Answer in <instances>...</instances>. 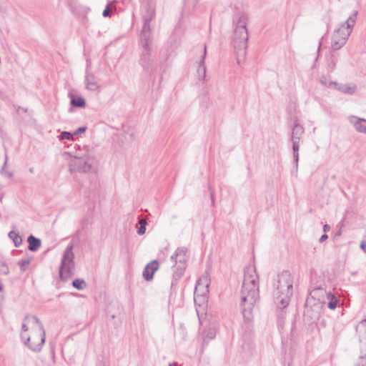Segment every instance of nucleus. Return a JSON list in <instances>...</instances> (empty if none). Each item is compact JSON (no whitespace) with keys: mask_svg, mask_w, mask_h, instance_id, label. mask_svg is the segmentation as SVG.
Returning a JSON list of instances; mask_svg holds the SVG:
<instances>
[{"mask_svg":"<svg viewBox=\"0 0 366 366\" xmlns=\"http://www.w3.org/2000/svg\"><path fill=\"white\" fill-rule=\"evenodd\" d=\"M244 273L241 290L242 313L244 321L249 322L253 318V307L259 297L258 275L254 266L247 267Z\"/></svg>","mask_w":366,"mask_h":366,"instance_id":"nucleus-1","label":"nucleus"},{"mask_svg":"<svg viewBox=\"0 0 366 366\" xmlns=\"http://www.w3.org/2000/svg\"><path fill=\"white\" fill-rule=\"evenodd\" d=\"M293 281L289 271L285 270L279 274L274 282V299L277 307L283 310L290 302L292 295Z\"/></svg>","mask_w":366,"mask_h":366,"instance_id":"nucleus-2","label":"nucleus"},{"mask_svg":"<svg viewBox=\"0 0 366 366\" xmlns=\"http://www.w3.org/2000/svg\"><path fill=\"white\" fill-rule=\"evenodd\" d=\"M237 19L236 26L234 31L233 44L234 49L237 55L244 56L247 47L249 39L247 24L248 14L245 11H239L234 15V20Z\"/></svg>","mask_w":366,"mask_h":366,"instance_id":"nucleus-3","label":"nucleus"},{"mask_svg":"<svg viewBox=\"0 0 366 366\" xmlns=\"http://www.w3.org/2000/svg\"><path fill=\"white\" fill-rule=\"evenodd\" d=\"M357 16V11H354L347 20L335 30L331 42V46L333 50H338L346 44L356 22Z\"/></svg>","mask_w":366,"mask_h":366,"instance_id":"nucleus-4","label":"nucleus"},{"mask_svg":"<svg viewBox=\"0 0 366 366\" xmlns=\"http://www.w3.org/2000/svg\"><path fill=\"white\" fill-rule=\"evenodd\" d=\"M73 247L72 244H68L63 254L59 268V277L62 280H67L72 274L74 267Z\"/></svg>","mask_w":366,"mask_h":366,"instance_id":"nucleus-5","label":"nucleus"},{"mask_svg":"<svg viewBox=\"0 0 366 366\" xmlns=\"http://www.w3.org/2000/svg\"><path fill=\"white\" fill-rule=\"evenodd\" d=\"M34 321V322L38 325V328L36 330V332L39 333L40 342L36 345L29 344L30 342V337H26L24 334H21V338L24 342V344L31 351L35 352H39L41 350V348L45 342L46 339V332L43 324L41 322L40 320L36 316L32 315L30 316Z\"/></svg>","mask_w":366,"mask_h":366,"instance_id":"nucleus-6","label":"nucleus"},{"mask_svg":"<svg viewBox=\"0 0 366 366\" xmlns=\"http://www.w3.org/2000/svg\"><path fill=\"white\" fill-rule=\"evenodd\" d=\"M360 342V355L356 366H366V320H362L356 327Z\"/></svg>","mask_w":366,"mask_h":366,"instance_id":"nucleus-7","label":"nucleus"},{"mask_svg":"<svg viewBox=\"0 0 366 366\" xmlns=\"http://www.w3.org/2000/svg\"><path fill=\"white\" fill-rule=\"evenodd\" d=\"M303 133V127L295 121L292 128L291 139L292 141L294 164L296 169H297L298 167L300 141Z\"/></svg>","mask_w":366,"mask_h":366,"instance_id":"nucleus-8","label":"nucleus"},{"mask_svg":"<svg viewBox=\"0 0 366 366\" xmlns=\"http://www.w3.org/2000/svg\"><path fill=\"white\" fill-rule=\"evenodd\" d=\"M310 295L314 299H318L320 301V297L325 295L326 299L328 300L327 307L330 310H335L340 302V300L335 296L331 292H327L322 287H315L310 293Z\"/></svg>","mask_w":366,"mask_h":366,"instance_id":"nucleus-9","label":"nucleus"},{"mask_svg":"<svg viewBox=\"0 0 366 366\" xmlns=\"http://www.w3.org/2000/svg\"><path fill=\"white\" fill-rule=\"evenodd\" d=\"M140 64L144 70L148 74H152L154 69V57L151 50H144L140 58Z\"/></svg>","mask_w":366,"mask_h":366,"instance_id":"nucleus-10","label":"nucleus"},{"mask_svg":"<svg viewBox=\"0 0 366 366\" xmlns=\"http://www.w3.org/2000/svg\"><path fill=\"white\" fill-rule=\"evenodd\" d=\"M143 25L145 28L150 26V23L155 16V3L154 1H148L143 4Z\"/></svg>","mask_w":366,"mask_h":366,"instance_id":"nucleus-11","label":"nucleus"},{"mask_svg":"<svg viewBox=\"0 0 366 366\" xmlns=\"http://www.w3.org/2000/svg\"><path fill=\"white\" fill-rule=\"evenodd\" d=\"M187 248L185 247H178L171 256V261L175 264H180L187 267Z\"/></svg>","mask_w":366,"mask_h":366,"instance_id":"nucleus-12","label":"nucleus"},{"mask_svg":"<svg viewBox=\"0 0 366 366\" xmlns=\"http://www.w3.org/2000/svg\"><path fill=\"white\" fill-rule=\"evenodd\" d=\"M330 85L334 86V89L340 92L341 93L353 95L356 93L357 86L355 83L342 84L338 83H330Z\"/></svg>","mask_w":366,"mask_h":366,"instance_id":"nucleus-13","label":"nucleus"},{"mask_svg":"<svg viewBox=\"0 0 366 366\" xmlns=\"http://www.w3.org/2000/svg\"><path fill=\"white\" fill-rule=\"evenodd\" d=\"M159 268V262L157 259L152 260L148 263L143 271L142 275L146 281H151L154 277V272Z\"/></svg>","mask_w":366,"mask_h":366,"instance_id":"nucleus-14","label":"nucleus"},{"mask_svg":"<svg viewBox=\"0 0 366 366\" xmlns=\"http://www.w3.org/2000/svg\"><path fill=\"white\" fill-rule=\"evenodd\" d=\"M186 269V266L175 264L173 265L172 280L171 282V289L176 290L178 281L181 279Z\"/></svg>","mask_w":366,"mask_h":366,"instance_id":"nucleus-15","label":"nucleus"},{"mask_svg":"<svg viewBox=\"0 0 366 366\" xmlns=\"http://www.w3.org/2000/svg\"><path fill=\"white\" fill-rule=\"evenodd\" d=\"M84 83L86 89L91 92L98 91L100 88L99 84L96 80V76L92 72H89L88 69L86 70Z\"/></svg>","mask_w":366,"mask_h":366,"instance_id":"nucleus-16","label":"nucleus"},{"mask_svg":"<svg viewBox=\"0 0 366 366\" xmlns=\"http://www.w3.org/2000/svg\"><path fill=\"white\" fill-rule=\"evenodd\" d=\"M141 45L144 50L150 49V44L152 43L151 29L150 26L145 28L143 25L142 30L140 34Z\"/></svg>","mask_w":366,"mask_h":366,"instance_id":"nucleus-17","label":"nucleus"},{"mask_svg":"<svg viewBox=\"0 0 366 366\" xmlns=\"http://www.w3.org/2000/svg\"><path fill=\"white\" fill-rule=\"evenodd\" d=\"M256 351L255 344L252 340L245 341L242 345V353L244 358L252 357Z\"/></svg>","mask_w":366,"mask_h":366,"instance_id":"nucleus-18","label":"nucleus"},{"mask_svg":"<svg viewBox=\"0 0 366 366\" xmlns=\"http://www.w3.org/2000/svg\"><path fill=\"white\" fill-rule=\"evenodd\" d=\"M206 55H207V47H206V45H204V53L201 57V59L198 62V68L197 70V78L200 81H204L206 77V66L204 64Z\"/></svg>","mask_w":366,"mask_h":366,"instance_id":"nucleus-19","label":"nucleus"},{"mask_svg":"<svg viewBox=\"0 0 366 366\" xmlns=\"http://www.w3.org/2000/svg\"><path fill=\"white\" fill-rule=\"evenodd\" d=\"M75 167L78 172L87 173L92 170V166L89 161L81 157H76Z\"/></svg>","mask_w":366,"mask_h":366,"instance_id":"nucleus-20","label":"nucleus"},{"mask_svg":"<svg viewBox=\"0 0 366 366\" xmlns=\"http://www.w3.org/2000/svg\"><path fill=\"white\" fill-rule=\"evenodd\" d=\"M350 122L357 132L366 134V119L352 116Z\"/></svg>","mask_w":366,"mask_h":366,"instance_id":"nucleus-21","label":"nucleus"},{"mask_svg":"<svg viewBox=\"0 0 366 366\" xmlns=\"http://www.w3.org/2000/svg\"><path fill=\"white\" fill-rule=\"evenodd\" d=\"M29 243L28 249L31 252H36L41 245V241L39 238L31 234L27 238Z\"/></svg>","mask_w":366,"mask_h":366,"instance_id":"nucleus-22","label":"nucleus"},{"mask_svg":"<svg viewBox=\"0 0 366 366\" xmlns=\"http://www.w3.org/2000/svg\"><path fill=\"white\" fill-rule=\"evenodd\" d=\"M69 96L71 99L70 104L73 107L84 108L86 105V101L81 96H76L69 93Z\"/></svg>","mask_w":366,"mask_h":366,"instance_id":"nucleus-23","label":"nucleus"},{"mask_svg":"<svg viewBox=\"0 0 366 366\" xmlns=\"http://www.w3.org/2000/svg\"><path fill=\"white\" fill-rule=\"evenodd\" d=\"M8 236L11 239L13 240L16 247H19L22 244V238L19 232L14 230H11L9 232Z\"/></svg>","mask_w":366,"mask_h":366,"instance_id":"nucleus-24","label":"nucleus"},{"mask_svg":"<svg viewBox=\"0 0 366 366\" xmlns=\"http://www.w3.org/2000/svg\"><path fill=\"white\" fill-rule=\"evenodd\" d=\"M138 225L139 227H137V234L139 235L144 234L146 232V227L147 225V219L143 217H139Z\"/></svg>","mask_w":366,"mask_h":366,"instance_id":"nucleus-25","label":"nucleus"},{"mask_svg":"<svg viewBox=\"0 0 366 366\" xmlns=\"http://www.w3.org/2000/svg\"><path fill=\"white\" fill-rule=\"evenodd\" d=\"M72 286L79 290H81L86 287V284L84 280L76 278L72 281Z\"/></svg>","mask_w":366,"mask_h":366,"instance_id":"nucleus-26","label":"nucleus"},{"mask_svg":"<svg viewBox=\"0 0 366 366\" xmlns=\"http://www.w3.org/2000/svg\"><path fill=\"white\" fill-rule=\"evenodd\" d=\"M7 161H8V156L7 154H5V162L4 163V165L1 169V173L2 174H4L6 177L10 179L13 177V172H6L5 171V169L6 167V165H7Z\"/></svg>","mask_w":366,"mask_h":366,"instance_id":"nucleus-27","label":"nucleus"},{"mask_svg":"<svg viewBox=\"0 0 366 366\" xmlns=\"http://www.w3.org/2000/svg\"><path fill=\"white\" fill-rule=\"evenodd\" d=\"M320 82L321 84L332 89H334V86L330 85V83H336V81L327 79V78L325 76L320 77Z\"/></svg>","mask_w":366,"mask_h":366,"instance_id":"nucleus-28","label":"nucleus"},{"mask_svg":"<svg viewBox=\"0 0 366 366\" xmlns=\"http://www.w3.org/2000/svg\"><path fill=\"white\" fill-rule=\"evenodd\" d=\"M31 260L29 259H24L18 262L21 272H24L29 265Z\"/></svg>","mask_w":366,"mask_h":366,"instance_id":"nucleus-29","label":"nucleus"},{"mask_svg":"<svg viewBox=\"0 0 366 366\" xmlns=\"http://www.w3.org/2000/svg\"><path fill=\"white\" fill-rule=\"evenodd\" d=\"M0 273L6 275L9 273V268L5 262L0 261Z\"/></svg>","mask_w":366,"mask_h":366,"instance_id":"nucleus-30","label":"nucleus"},{"mask_svg":"<svg viewBox=\"0 0 366 366\" xmlns=\"http://www.w3.org/2000/svg\"><path fill=\"white\" fill-rule=\"evenodd\" d=\"M73 137V134L69 132L64 131L59 135L60 139H70Z\"/></svg>","mask_w":366,"mask_h":366,"instance_id":"nucleus-31","label":"nucleus"},{"mask_svg":"<svg viewBox=\"0 0 366 366\" xmlns=\"http://www.w3.org/2000/svg\"><path fill=\"white\" fill-rule=\"evenodd\" d=\"M36 335L34 334L32 337H30L29 344L36 345L40 342L39 335L35 332Z\"/></svg>","mask_w":366,"mask_h":366,"instance_id":"nucleus-32","label":"nucleus"},{"mask_svg":"<svg viewBox=\"0 0 366 366\" xmlns=\"http://www.w3.org/2000/svg\"><path fill=\"white\" fill-rule=\"evenodd\" d=\"M29 317H30V315H27L25 316V317L24 319V322L22 323V325H21V334H23L24 332L28 331V330H29V327H28L26 322Z\"/></svg>","mask_w":366,"mask_h":366,"instance_id":"nucleus-33","label":"nucleus"},{"mask_svg":"<svg viewBox=\"0 0 366 366\" xmlns=\"http://www.w3.org/2000/svg\"><path fill=\"white\" fill-rule=\"evenodd\" d=\"M87 129V127L84 126V127H80L79 128H77L73 133V135H75V136H78V135H80L83 133H84L86 132V130Z\"/></svg>","mask_w":366,"mask_h":366,"instance_id":"nucleus-34","label":"nucleus"},{"mask_svg":"<svg viewBox=\"0 0 366 366\" xmlns=\"http://www.w3.org/2000/svg\"><path fill=\"white\" fill-rule=\"evenodd\" d=\"M109 5H110V4L109 3V4L106 6L105 9H104V11H103L102 16H103L104 17H108V16H110V8H109Z\"/></svg>","mask_w":366,"mask_h":366,"instance_id":"nucleus-35","label":"nucleus"},{"mask_svg":"<svg viewBox=\"0 0 366 366\" xmlns=\"http://www.w3.org/2000/svg\"><path fill=\"white\" fill-rule=\"evenodd\" d=\"M335 67V61L334 58H331V61L328 63V71L332 72Z\"/></svg>","mask_w":366,"mask_h":366,"instance_id":"nucleus-36","label":"nucleus"},{"mask_svg":"<svg viewBox=\"0 0 366 366\" xmlns=\"http://www.w3.org/2000/svg\"><path fill=\"white\" fill-rule=\"evenodd\" d=\"M215 337V333L214 331H212V330H209L205 337V339L204 340V342H205L207 340H212L213 338H214Z\"/></svg>","mask_w":366,"mask_h":366,"instance_id":"nucleus-37","label":"nucleus"},{"mask_svg":"<svg viewBox=\"0 0 366 366\" xmlns=\"http://www.w3.org/2000/svg\"><path fill=\"white\" fill-rule=\"evenodd\" d=\"M327 238H328V235L326 233L323 234L320 238V242L322 243V242H325Z\"/></svg>","mask_w":366,"mask_h":366,"instance_id":"nucleus-38","label":"nucleus"},{"mask_svg":"<svg viewBox=\"0 0 366 366\" xmlns=\"http://www.w3.org/2000/svg\"><path fill=\"white\" fill-rule=\"evenodd\" d=\"M360 248L366 253V242L362 241L360 245Z\"/></svg>","mask_w":366,"mask_h":366,"instance_id":"nucleus-39","label":"nucleus"},{"mask_svg":"<svg viewBox=\"0 0 366 366\" xmlns=\"http://www.w3.org/2000/svg\"><path fill=\"white\" fill-rule=\"evenodd\" d=\"M330 230V227L329 224H325L324 226H323V232L325 233L329 232Z\"/></svg>","mask_w":366,"mask_h":366,"instance_id":"nucleus-40","label":"nucleus"},{"mask_svg":"<svg viewBox=\"0 0 366 366\" xmlns=\"http://www.w3.org/2000/svg\"><path fill=\"white\" fill-rule=\"evenodd\" d=\"M210 197L212 199V204L214 205V192L212 191H210Z\"/></svg>","mask_w":366,"mask_h":366,"instance_id":"nucleus-41","label":"nucleus"},{"mask_svg":"<svg viewBox=\"0 0 366 366\" xmlns=\"http://www.w3.org/2000/svg\"><path fill=\"white\" fill-rule=\"evenodd\" d=\"M341 235V230L340 229L335 234L334 238H337V237Z\"/></svg>","mask_w":366,"mask_h":366,"instance_id":"nucleus-42","label":"nucleus"},{"mask_svg":"<svg viewBox=\"0 0 366 366\" xmlns=\"http://www.w3.org/2000/svg\"><path fill=\"white\" fill-rule=\"evenodd\" d=\"M199 286V281H197V285L195 287V290H194V295L196 294V292H197V290H198V287Z\"/></svg>","mask_w":366,"mask_h":366,"instance_id":"nucleus-43","label":"nucleus"},{"mask_svg":"<svg viewBox=\"0 0 366 366\" xmlns=\"http://www.w3.org/2000/svg\"><path fill=\"white\" fill-rule=\"evenodd\" d=\"M142 4L147 3L148 1H154V0H141Z\"/></svg>","mask_w":366,"mask_h":366,"instance_id":"nucleus-44","label":"nucleus"},{"mask_svg":"<svg viewBox=\"0 0 366 366\" xmlns=\"http://www.w3.org/2000/svg\"><path fill=\"white\" fill-rule=\"evenodd\" d=\"M2 290H3V285H2L1 281L0 280V292H1Z\"/></svg>","mask_w":366,"mask_h":366,"instance_id":"nucleus-45","label":"nucleus"},{"mask_svg":"<svg viewBox=\"0 0 366 366\" xmlns=\"http://www.w3.org/2000/svg\"><path fill=\"white\" fill-rule=\"evenodd\" d=\"M169 366H177V363H176V362L170 363V364L169 365Z\"/></svg>","mask_w":366,"mask_h":366,"instance_id":"nucleus-46","label":"nucleus"},{"mask_svg":"<svg viewBox=\"0 0 366 366\" xmlns=\"http://www.w3.org/2000/svg\"><path fill=\"white\" fill-rule=\"evenodd\" d=\"M321 44H322V43H321V41H320V44H319V46H318V51H320V49Z\"/></svg>","mask_w":366,"mask_h":366,"instance_id":"nucleus-47","label":"nucleus"},{"mask_svg":"<svg viewBox=\"0 0 366 366\" xmlns=\"http://www.w3.org/2000/svg\"><path fill=\"white\" fill-rule=\"evenodd\" d=\"M29 171H30V172H31V173H32V172H34L33 168H30V169H29Z\"/></svg>","mask_w":366,"mask_h":366,"instance_id":"nucleus-48","label":"nucleus"}]
</instances>
